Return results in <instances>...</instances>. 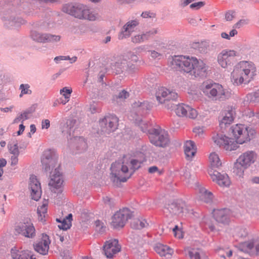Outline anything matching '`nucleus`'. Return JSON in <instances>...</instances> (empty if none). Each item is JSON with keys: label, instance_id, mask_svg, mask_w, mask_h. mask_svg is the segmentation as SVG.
Segmentation results:
<instances>
[{"label": "nucleus", "instance_id": "e2e57ef3", "mask_svg": "<svg viewBox=\"0 0 259 259\" xmlns=\"http://www.w3.org/2000/svg\"><path fill=\"white\" fill-rule=\"evenodd\" d=\"M152 15H153V14L150 13L148 12H145L142 13V14H141V16L143 18H149V17H152Z\"/></svg>", "mask_w": 259, "mask_h": 259}, {"label": "nucleus", "instance_id": "f257e3e1", "mask_svg": "<svg viewBox=\"0 0 259 259\" xmlns=\"http://www.w3.org/2000/svg\"><path fill=\"white\" fill-rule=\"evenodd\" d=\"M230 132L234 139L222 133L214 135L212 139L215 144L227 151H232L239 148V144L249 142L255 136V131L252 128L243 124H236L232 126Z\"/></svg>", "mask_w": 259, "mask_h": 259}, {"label": "nucleus", "instance_id": "c756f323", "mask_svg": "<svg viewBox=\"0 0 259 259\" xmlns=\"http://www.w3.org/2000/svg\"><path fill=\"white\" fill-rule=\"evenodd\" d=\"M196 190L198 192L199 197L202 201L206 203L211 202L213 198L211 192L208 191L204 187L200 185L197 186Z\"/></svg>", "mask_w": 259, "mask_h": 259}, {"label": "nucleus", "instance_id": "5fc2aeb1", "mask_svg": "<svg viewBox=\"0 0 259 259\" xmlns=\"http://www.w3.org/2000/svg\"><path fill=\"white\" fill-rule=\"evenodd\" d=\"M150 56L153 59H159L161 58L162 55L155 51H151Z\"/></svg>", "mask_w": 259, "mask_h": 259}, {"label": "nucleus", "instance_id": "a211bd4d", "mask_svg": "<svg viewBox=\"0 0 259 259\" xmlns=\"http://www.w3.org/2000/svg\"><path fill=\"white\" fill-rule=\"evenodd\" d=\"M235 114V108L232 106H228L224 110L219 117L220 125L223 127L227 124H230L234 120Z\"/></svg>", "mask_w": 259, "mask_h": 259}, {"label": "nucleus", "instance_id": "79ce46f5", "mask_svg": "<svg viewBox=\"0 0 259 259\" xmlns=\"http://www.w3.org/2000/svg\"><path fill=\"white\" fill-rule=\"evenodd\" d=\"M75 7L76 5L74 6L72 4H66L63 6L62 11L65 13L73 16V13H74V11H75Z\"/></svg>", "mask_w": 259, "mask_h": 259}, {"label": "nucleus", "instance_id": "3c124183", "mask_svg": "<svg viewBox=\"0 0 259 259\" xmlns=\"http://www.w3.org/2000/svg\"><path fill=\"white\" fill-rule=\"evenodd\" d=\"M248 24V20L246 19H241L237 22L234 26L233 28H240Z\"/></svg>", "mask_w": 259, "mask_h": 259}, {"label": "nucleus", "instance_id": "f704fd0d", "mask_svg": "<svg viewBox=\"0 0 259 259\" xmlns=\"http://www.w3.org/2000/svg\"><path fill=\"white\" fill-rule=\"evenodd\" d=\"M48 209V203L46 201L43 202V203L39 205L37 208V213L38 215V220L41 222L45 221L44 219L47 215Z\"/></svg>", "mask_w": 259, "mask_h": 259}, {"label": "nucleus", "instance_id": "9b49d317", "mask_svg": "<svg viewBox=\"0 0 259 259\" xmlns=\"http://www.w3.org/2000/svg\"><path fill=\"white\" fill-rule=\"evenodd\" d=\"M155 96L157 101L160 104H164L166 102L175 100L178 98V94L175 91L165 87H159L156 89Z\"/></svg>", "mask_w": 259, "mask_h": 259}, {"label": "nucleus", "instance_id": "393cba45", "mask_svg": "<svg viewBox=\"0 0 259 259\" xmlns=\"http://www.w3.org/2000/svg\"><path fill=\"white\" fill-rule=\"evenodd\" d=\"M31 37L35 41L40 42L58 41L60 40V36L59 35L42 34L35 31L31 32Z\"/></svg>", "mask_w": 259, "mask_h": 259}, {"label": "nucleus", "instance_id": "37998d69", "mask_svg": "<svg viewBox=\"0 0 259 259\" xmlns=\"http://www.w3.org/2000/svg\"><path fill=\"white\" fill-rule=\"evenodd\" d=\"M158 30L157 28H152L142 34L145 40H147L152 37L154 35L158 33Z\"/></svg>", "mask_w": 259, "mask_h": 259}, {"label": "nucleus", "instance_id": "a18cd8bd", "mask_svg": "<svg viewBox=\"0 0 259 259\" xmlns=\"http://www.w3.org/2000/svg\"><path fill=\"white\" fill-rule=\"evenodd\" d=\"M189 254L191 259H200V252L197 249H192L189 251Z\"/></svg>", "mask_w": 259, "mask_h": 259}, {"label": "nucleus", "instance_id": "6e6552de", "mask_svg": "<svg viewBox=\"0 0 259 259\" xmlns=\"http://www.w3.org/2000/svg\"><path fill=\"white\" fill-rule=\"evenodd\" d=\"M132 212L128 208H123L116 212L111 218V225L114 229L123 227L126 221L131 218Z\"/></svg>", "mask_w": 259, "mask_h": 259}, {"label": "nucleus", "instance_id": "aec40b11", "mask_svg": "<svg viewBox=\"0 0 259 259\" xmlns=\"http://www.w3.org/2000/svg\"><path fill=\"white\" fill-rule=\"evenodd\" d=\"M103 250L107 258H112L115 254L120 251V246L117 240L112 239L105 242Z\"/></svg>", "mask_w": 259, "mask_h": 259}, {"label": "nucleus", "instance_id": "ea45409f", "mask_svg": "<svg viewBox=\"0 0 259 259\" xmlns=\"http://www.w3.org/2000/svg\"><path fill=\"white\" fill-rule=\"evenodd\" d=\"M31 111L26 110L22 113L19 116L15 118L13 122L15 123H19V122H23L24 120L29 118V115L31 114Z\"/></svg>", "mask_w": 259, "mask_h": 259}, {"label": "nucleus", "instance_id": "f8f14e48", "mask_svg": "<svg viewBox=\"0 0 259 259\" xmlns=\"http://www.w3.org/2000/svg\"><path fill=\"white\" fill-rule=\"evenodd\" d=\"M174 111L176 115L180 117L195 119L198 116V112L195 109L184 103H180L177 105Z\"/></svg>", "mask_w": 259, "mask_h": 259}, {"label": "nucleus", "instance_id": "423d86ee", "mask_svg": "<svg viewBox=\"0 0 259 259\" xmlns=\"http://www.w3.org/2000/svg\"><path fill=\"white\" fill-rule=\"evenodd\" d=\"M257 158V154L252 150L247 151L241 154L237 159L234 167V172L239 176L244 173V169L254 163Z\"/></svg>", "mask_w": 259, "mask_h": 259}, {"label": "nucleus", "instance_id": "72a5a7b5", "mask_svg": "<svg viewBox=\"0 0 259 259\" xmlns=\"http://www.w3.org/2000/svg\"><path fill=\"white\" fill-rule=\"evenodd\" d=\"M247 235L248 232L246 228L243 227L236 228L233 232V236L236 239L244 238Z\"/></svg>", "mask_w": 259, "mask_h": 259}, {"label": "nucleus", "instance_id": "f3484780", "mask_svg": "<svg viewBox=\"0 0 259 259\" xmlns=\"http://www.w3.org/2000/svg\"><path fill=\"white\" fill-rule=\"evenodd\" d=\"M10 252L12 259H36L30 251L22 247L14 246L11 248Z\"/></svg>", "mask_w": 259, "mask_h": 259}, {"label": "nucleus", "instance_id": "58836bf2", "mask_svg": "<svg viewBox=\"0 0 259 259\" xmlns=\"http://www.w3.org/2000/svg\"><path fill=\"white\" fill-rule=\"evenodd\" d=\"M254 240L244 242L240 244L241 249L245 252H250L254 248Z\"/></svg>", "mask_w": 259, "mask_h": 259}, {"label": "nucleus", "instance_id": "b1692460", "mask_svg": "<svg viewBox=\"0 0 259 259\" xmlns=\"http://www.w3.org/2000/svg\"><path fill=\"white\" fill-rule=\"evenodd\" d=\"M17 232L28 238H33L35 235V230L31 223H22L16 229Z\"/></svg>", "mask_w": 259, "mask_h": 259}, {"label": "nucleus", "instance_id": "0eeeda50", "mask_svg": "<svg viewBox=\"0 0 259 259\" xmlns=\"http://www.w3.org/2000/svg\"><path fill=\"white\" fill-rule=\"evenodd\" d=\"M149 139L152 144L158 147H164L169 143L167 132L159 126L149 131Z\"/></svg>", "mask_w": 259, "mask_h": 259}, {"label": "nucleus", "instance_id": "bf43d9fd", "mask_svg": "<svg viewBox=\"0 0 259 259\" xmlns=\"http://www.w3.org/2000/svg\"><path fill=\"white\" fill-rule=\"evenodd\" d=\"M233 12H228L225 14V18L227 21H231L234 18Z\"/></svg>", "mask_w": 259, "mask_h": 259}, {"label": "nucleus", "instance_id": "473e14b6", "mask_svg": "<svg viewBox=\"0 0 259 259\" xmlns=\"http://www.w3.org/2000/svg\"><path fill=\"white\" fill-rule=\"evenodd\" d=\"M71 144L72 146H76L77 150L80 151L84 150L87 148V143L84 139L81 137H75L71 140Z\"/></svg>", "mask_w": 259, "mask_h": 259}, {"label": "nucleus", "instance_id": "e433bc0d", "mask_svg": "<svg viewBox=\"0 0 259 259\" xmlns=\"http://www.w3.org/2000/svg\"><path fill=\"white\" fill-rule=\"evenodd\" d=\"M131 225L135 229H141L148 226V224L145 219L141 218L134 220Z\"/></svg>", "mask_w": 259, "mask_h": 259}, {"label": "nucleus", "instance_id": "ddd939ff", "mask_svg": "<svg viewBox=\"0 0 259 259\" xmlns=\"http://www.w3.org/2000/svg\"><path fill=\"white\" fill-rule=\"evenodd\" d=\"M214 219L215 223L211 224L210 222L207 223V225L211 231L219 230L216 226L219 224H225L229 222V210L226 209H217L213 212Z\"/></svg>", "mask_w": 259, "mask_h": 259}, {"label": "nucleus", "instance_id": "7c9ffc66", "mask_svg": "<svg viewBox=\"0 0 259 259\" xmlns=\"http://www.w3.org/2000/svg\"><path fill=\"white\" fill-rule=\"evenodd\" d=\"M89 7L83 4H77L75 8L73 16L79 19H84Z\"/></svg>", "mask_w": 259, "mask_h": 259}, {"label": "nucleus", "instance_id": "774afa93", "mask_svg": "<svg viewBox=\"0 0 259 259\" xmlns=\"http://www.w3.org/2000/svg\"><path fill=\"white\" fill-rule=\"evenodd\" d=\"M237 34V31L235 29L232 30L229 34V37H233Z\"/></svg>", "mask_w": 259, "mask_h": 259}, {"label": "nucleus", "instance_id": "39448f33", "mask_svg": "<svg viewBox=\"0 0 259 259\" xmlns=\"http://www.w3.org/2000/svg\"><path fill=\"white\" fill-rule=\"evenodd\" d=\"M200 90L205 97L215 101H225L231 95L227 89L212 80L204 81L200 86Z\"/></svg>", "mask_w": 259, "mask_h": 259}, {"label": "nucleus", "instance_id": "2eb2a0df", "mask_svg": "<svg viewBox=\"0 0 259 259\" xmlns=\"http://www.w3.org/2000/svg\"><path fill=\"white\" fill-rule=\"evenodd\" d=\"M166 208L170 213L179 214L181 213L187 212L188 211V206L185 202L182 199H177L168 203Z\"/></svg>", "mask_w": 259, "mask_h": 259}, {"label": "nucleus", "instance_id": "4be33fe9", "mask_svg": "<svg viewBox=\"0 0 259 259\" xmlns=\"http://www.w3.org/2000/svg\"><path fill=\"white\" fill-rule=\"evenodd\" d=\"M63 184L62 176L58 169L56 168L51 174L49 185L52 191L56 192V190L60 189Z\"/></svg>", "mask_w": 259, "mask_h": 259}, {"label": "nucleus", "instance_id": "0e129e2a", "mask_svg": "<svg viewBox=\"0 0 259 259\" xmlns=\"http://www.w3.org/2000/svg\"><path fill=\"white\" fill-rule=\"evenodd\" d=\"M7 161L5 159H0V169H3V168L6 166Z\"/></svg>", "mask_w": 259, "mask_h": 259}, {"label": "nucleus", "instance_id": "052dcab7", "mask_svg": "<svg viewBox=\"0 0 259 259\" xmlns=\"http://www.w3.org/2000/svg\"><path fill=\"white\" fill-rule=\"evenodd\" d=\"M158 171V168L156 166H151L148 168V172L150 174H153Z\"/></svg>", "mask_w": 259, "mask_h": 259}, {"label": "nucleus", "instance_id": "4c0bfd02", "mask_svg": "<svg viewBox=\"0 0 259 259\" xmlns=\"http://www.w3.org/2000/svg\"><path fill=\"white\" fill-rule=\"evenodd\" d=\"M72 92V90L71 88L64 87L60 90V94L64 97V99L61 101L62 104H65L69 101Z\"/></svg>", "mask_w": 259, "mask_h": 259}, {"label": "nucleus", "instance_id": "c85d7f7f", "mask_svg": "<svg viewBox=\"0 0 259 259\" xmlns=\"http://www.w3.org/2000/svg\"><path fill=\"white\" fill-rule=\"evenodd\" d=\"M208 162L212 169L219 168L222 164L221 158L219 153L216 152L210 153L208 156Z\"/></svg>", "mask_w": 259, "mask_h": 259}, {"label": "nucleus", "instance_id": "9d476101", "mask_svg": "<svg viewBox=\"0 0 259 259\" xmlns=\"http://www.w3.org/2000/svg\"><path fill=\"white\" fill-rule=\"evenodd\" d=\"M138 60V56L135 54L128 52L125 55L118 57L114 64V69L117 73H119L127 67L131 63L137 62Z\"/></svg>", "mask_w": 259, "mask_h": 259}, {"label": "nucleus", "instance_id": "bb28decb", "mask_svg": "<svg viewBox=\"0 0 259 259\" xmlns=\"http://www.w3.org/2000/svg\"><path fill=\"white\" fill-rule=\"evenodd\" d=\"M184 150L186 159L191 160L195 156L197 148L193 141L188 140L184 144Z\"/></svg>", "mask_w": 259, "mask_h": 259}, {"label": "nucleus", "instance_id": "680f3d73", "mask_svg": "<svg viewBox=\"0 0 259 259\" xmlns=\"http://www.w3.org/2000/svg\"><path fill=\"white\" fill-rule=\"evenodd\" d=\"M14 106H11L10 107H6V108H1V110L4 112H11L12 111V109H13Z\"/></svg>", "mask_w": 259, "mask_h": 259}, {"label": "nucleus", "instance_id": "20e7f679", "mask_svg": "<svg viewBox=\"0 0 259 259\" xmlns=\"http://www.w3.org/2000/svg\"><path fill=\"white\" fill-rule=\"evenodd\" d=\"M256 71V67L251 62L241 61L231 73V81L237 85L247 84L253 79Z\"/></svg>", "mask_w": 259, "mask_h": 259}, {"label": "nucleus", "instance_id": "69168bd1", "mask_svg": "<svg viewBox=\"0 0 259 259\" xmlns=\"http://www.w3.org/2000/svg\"><path fill=\"white\" fill-rule=\"evenodd\" d=\"M25 129V126L23 124H21L19 125V130L18 131L17 134L18 135H20L24 132Z\"/></svg>", "mask_w": 259, "mask_h": 259}, {"label": "nucleus", "instance_id": "de8ad7c7", "mask_svg": "<svg viewBox=\"0 0 259 259\" xmlns=\"http://www.w3.org/2000/svg\"><path fill=\"white\" fill-rule=\"evenodd\" d=\"M55 60L56 61H61V60H70V62L73 63L75 62L77 60V57H73L71 58L69 57V56H58L55 58Z\"/></svg>", "mask_w": 259, "mask_h": 259}, {"label": "nucleus", "instance_id": "7ed1b4c3", "mask_svg": "<svg viewBox=\"0 0 259 259\" xmlns=\"http://www.w3.org/2000/svg\"><path fill=\"white\" fill-rule=\"evenodd\" d=\"M144 159H136L127 156H124L122 162L113 163L111 166V179L114 183L124 182L129 179L135 170L141 166Z\"/></svg>", "mask_w": 259, "mask_h": 259}, {"label": "nucleus", "instance_id": "6ab92c4d", "mask_svg": "<svg viewBox=\"0 0 259 259\" xmlns=\"http://www.w3.org/2000/svg\"><path fill=\"white\" fill-rule=\"evenodd\" d=\"M212 181L222 187H229L231 185V181L228 175L225 173H220L218 171H209Z\"/></svg>", "mask_w": 259, "mask_h": 259}, {"label": "nucleus", "instance_id": "cd10ccee", "mask_svg": "<svg viewBox=\"0 0 259 259\" xmlns=\"http://www.w3.org/2000/svg\"><path fill=\"white\" fill-rule=\"evenodd\" d=\"M155 251L161 256L169 258L174 251L169 246L160 243L157 244L154 247Z\"/></svg>", "mask_w": 259, "mask_h": 259}, {"label": "nucleus", "instance_id": "f03ea898", "mask_svg": "<svg viewBox=\"0 0 259 259\" xmlns=\"http://www.w3.org/2000/svg\"><path fill=\"white\" fill-rule=\"evenodd\" d=\"M169 63L172 68L195 77L204 75L208 69L202 60L189 56H174L169 59Z\"/></svg>", "mask_w": 259, "mask_h": 259}, {"label": "nucleus", "instance_id": "864d4df0", "mask_svg": "<svg viewBox=\"0 0 259 259\" xmlns=\"http://www.w3.org/2000/svg\"><path fill=\"white\" fill-rule=\"evenodd\" d=\"M193 132L196 135L198 136H201L204 133V130L202 127H196L193 129Z\"/></svg>", "mask_w": 259, "mask_h": 259}, {"label": "nucleus", "instance_id": "4d7b16f0", "mask_svg": "<svg viewBox=\"0 0 259 259\" xmlns=\"http://www.w3.org/2000/svg\"><path fill=\"white\" fill-rule=\"evenodd\" d=\"M50 125V121L48 119H45L42 121L41 127L42 128L48 129Z\"/></svg>", "mask_w": 259, "mask_h": 259}, {"label": "nucleus", "instance_id": "a19ab883", "mask_svg": "<svg viewBox=\"0 0 259 259\" xmlns=\"http://www.w3.org/2000/svg\"><path fill=\"white\" fill-rule=\"evenodd\" d=\"M141 129V131L144 133H146L149 134V131H151L153 128H151V124L146 121H141L139 125Z\"/></svg>", "mask_w": 259, "mask_h": 259}, {"label": "nucleus", "instance_id": "2f4dec72", "mask_svg": "<svg viewBox=\"0 0 259 259\" xmlns=\"http://www.w3.org/2000/svg\"><path fill=\"white\" fill-rule=\"evenodd\" d=\"M72 220V215L71 213L69 214L66 218L63 219L62 220L59 219H56V221L60 223L58 225V228L63 230H67L71 227Z\"/></svg>", "mask_w": 259, "mask_h": 259}, {"label": "nucleus", "instance_id": "6e6d98bb", "mask_svg": "<svg viewBox=\"0 0 259 259\" xmlns=\"http://www.w3.org/2000/svg\"><path fill=\"white\" fill-rule=\"evenodd\" d=\"M129 96L128 93L126 91L123 90L119 93L118 97L119 99H125Z\"/></svg>", "mask_w": 259, "mask_h": 259}, {"label": "nucleus", "instance_id": "1a4fd4ad", "mask_svg": "<svg viewBox=\"0 0 259 259\" xmlns=\"http://www.w3.org/2000/svg\"><path fill=\"white\" fill-rule=\"evenodd\" d=\"M237 55V52L233 50H223L218 55V62L222 68H227L235 63Z\"/></svg>", "mask_w": 259, "mask_h": 259}, {"label": "nucleus", "instance_id": "603ef678", "mask_svg": "<svg viewBox=\"0 0 259 259\" xmlns=\"http://www.w3.org/2000/svg\"><path fill=\"white\" fill-rule=\"evenodd\" d=\"M204 5V3L202 2H199L192 4L190 5V7L191 9H198Z\"/></svg>", "mask_w": 259, "mask_h": 259}, {"label": "nucleus", "instance_id": "c9c22d12", "mask_svg": "<svg viewBox=\"0 0 259 259\" xmlns=\"http://www.w3.org/2000/svg\"><path fill=\"white\" fill-rule=\"evenodd\" d=\"M84 20L90 21L98 20L100 19V16L96 11L89 7Z\"/></svg>", "mask_w": 259, "mask_h": 259}, {"label": "nucleus", "instance_id": "412c9836", "mask_svg": "<svg viewBox=\"0 0 259 259\" xmlns=\"http://www.w3.org/2000/svg\"><path fill=\"white\" fill-rule=\"evenodd\" d=\"M139 24L138 20L135 19L128 21L123 26L122 30L118 35V38L123 39L128 37L131 34L135 31L137 26Z\"/></svg>", "mask_w": 259, "mask_h": 259}, {"label": "nucleus", "instance_id": "338daca9", "mask_svg": "<svg viewBox=\"0 0 259 259\" xmlns=\"http://www.w3.org/2000/svg\"><path fill=\"white\" fill-rule=\"evenodd\" d=\"M254 249L257 254H259V241L255 240L254 242Z\"/></svg>", "mask_w": 259, "mask_h": 259}, {"label": "nucleus", "instance_id": "dca6fc26", "mask_svg": "<svg viewBox=\"0 0 259 259\" xmlns=\"http://www.w3.org/2000/svg\"><path fill=\"white\" fill-rule=\"evenodd\" d=\"M29 188L32 199L38 201L41 195L40 183L35 176H31L29 179Z\"/></svg>", "mask_w": 259, "mask_h": 259}, {"label": "nucleus", "instance_id": "49530a36", "mask_svg": "<svg viewBox=\"0 0 259 259\" xmlns=\"http://www.w3.org/2000/svg\"><path fill=\"white\" fill-rule=\"evenodd\" d=\"M174 236L178 239H182L183 238V232L181 229L179 228L178 226H176L172 229Z\"/></svg>", "mask_w": 259, "mask_h": 259}, {"label": "nucleus", "instance_id": "c03bdc74", "mask_svg": "<svg viewBox=\"0 0 259 259\" xmlns=\"http://www.w3.org/2000/svg\"><path fill=\"white\" fill-rule=\"evenodd\" d=\"M30 86L28 84H21L20 86V89L21 90V94H20V97H22L24 94L30 95L32 92L29 89Z\"/></svg>", "mask_w": 259, "mask_h": 259}, {"label": "nucleus", "instance_id": "8fccbe9b", "mask_svg": "<svg viewBox=\"0 0 259 259\" xmlns=\"http://www.w3.org/2000/svg\"><path fill=\"white\" fill-rule=\"evenodd\" d=\"M10 152L13 155H19V151L17 144L14 145H9Z\"/></svg>", "mask_w": 259, "mask_h": 259}, {"label": "nucleus", "instance_id": "a878e982", "mask_svg": "<svg viewBox=\"0 0 259 259\" xmlns=\"http://www.w3.org/2000/svg\"><path fill=\"white\" fill-rule=\"evenodd\" d=\"M41 162L44 165H45L46 170H50L51 168H53L55 166L56 160L53 157L51 150H47L44 152Z\"/></svg>", "mask_w": 259, "mask_h": 259}, {"label": "nucleus", "instance_id": "4468645a", "mask_svg": "<svg viewBox=\"0 0 259 259\" xmlns=\"http://www.w3.org/2000/svg\"><path fill=\"white\" fill-rule=\"evenodd\" d=\"M118 118L113 115L106 116L99 121L102 131L109 133L114 131L117 127Z\"/></svg>", "mask_w": 259, "mask_h": 259}, {"label": "nucleus", "instance_id": "13d9d810", "mask_svg": "<svg viewBox=\"0 0 259 259\" xmlns=\"http://www.w3.org/2000/svg\"><path fill=\"white\" fill-rule=\"evenodd\" d=\"M19 155H13L11 156V164L12 165H16L18 161V156Z\"/></svg>", "mask_w": 259, "mask_h": 259}, {"label": "nucleus", "instance_id": "09e8293b", "mask_svg": "<svg viewBox=\"0 0 259 259\" xmlns=\"http://www.w3.org/2000/svg\"><path fill=\"white\" fill-rule=\"evenodd\" d=\"M145 40L143 34H138L132 37V41L135 44L141 43Z\"/></svg>", "mask_w": 259, "mask_h": 259}, {"label": "nucleus", "instance_id": "5701e85b", "mask_svg": "<svg viewBox=\"0 0 259 259\" xmlns=\"http://www.w3.org/2000/svg\"><path fill=\"white\" fill-rule=\"evenodd\" d=\"M50 243L49 236L43 234L40 240L34 245V249L40 254L46 255L48 252Z\"/></svg>", "mask_w": 259, "mask_h": 259}]
</instances>
